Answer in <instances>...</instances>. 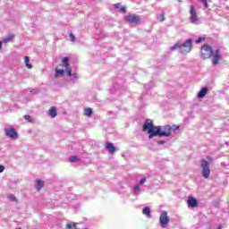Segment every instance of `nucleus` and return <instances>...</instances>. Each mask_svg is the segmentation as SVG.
<instances>
[{
  "label": "nucleus",
  "mask_w": 229,
  "mask_h": 229,
  "mask_svg": "<svg viewBox=\"0 0 229 229\" xmlns=\"http://www.w3.org/2000/svg\"><path fill=\"white\" fill-rule=\"evenodd\" d=\"M106 148L107 149L108 153H110L111 155L115 153V151L117 150V148L114 146V143H110V142L106 143Z\"/></svg>",
  "instance_id": "f8f14e48"
},
{
  "label": "nucleus",
  "mask_w": 229,
  "mask_h": 229,
  "mask_svg": "<svg viewBox=\"0 0 229 229\" xmlns=\"http://www.w3.org/2000/svg\"><path fill=\"white\" fill-rule=\"evenodd\" d=\"M121 13H126V7L120 8Z\"/></svg>",
  "instance_id": "7c9ffc66"
},
{
  "label": "nucleus",
  "mask_w": 229,
  "mask_h": 229,
  "mask_svg": "<svg viewBox=\"0 0 229 229\" xmlns=\"http://www.w3.org/2000/svg\"><path fill=\"white\" fill-rule=\"evenodd\" d=\"M208 94V88H202L201 90L198 93V98L203 99Z\"/></svg>",
  "instance_id": "ddd939ff"
},
{
  "label": "nucleus",
  "mask_w": 229,
  "mask_h": 229,
  "mask_svg": "<svg viewBox=\"0 0 229 229\" xmlns=\"http://www.w3.org/2000/svg\"><path fill=\"white\" fill-rule=\"evenodd\" d=\"M124 21L130 24H140V16L137 14H130L124 17Z\"/></svg>",
  "instance_id": "39448f33"
},
{
  "label": "nucleus",
  "mask_w": 229,
  "mask_h": 229,
  "mask_svg": "<svg viewBox=\"0 0 229 229\" xmlns=\"http://www.w3.org/2000/svg\"><path fill=\"white\" fill-rule=\"evenodd\" d=\"M13 38H15V35L11 34L9 37L4 38L3 42H4V44H8V42H12Z\"/></svg>",
  "instance_id": "f3484780"
},
{
  "label": "nucleus",
  "mask_w": 229,
  "mask_h": 229,
  "mask_svg": "<svg viewBox=\"0 0 229 229\" xmlns=\"http://www.w3.org/2000/svg\"><path fill=\"white\" fill-rule=\"evenodd\" d=\"M48 115H50L52 119H55V117H56L57 115L56 107L55 106L50 107V109L48 110Z\"/></svg>",
  "instance_id": "4468645a"
},
{
  "label": "nucleus",
  "mask_w": 229,
  "mask_h": 229,
  "mask_svg": "<svg viewBox=\"0 0 229 229\" xmlns=\"http://www.w3.org/2000/svg\"><path fill=\"white\" fill-rule=\"evenodd\" d=\"M214 55V50H212V47L208 45H203L200 49V57L203 60H208V58L212 57Z\"/></svg>",
  "instance_id": "7ed1b4c3"
},
{
  "label": "nucleus",
  "mask_w": 229,
  "mask_h": 229,
  "mask_svg": "<svg viewBox=\"0 0 229 229\" xmlns=\"http://www.w3.org/2000/svg\"><path fill=\"white\" fill-rule=\"evenodd\" d=\"M134 191H140V187L139 186V184H136L134 186Z\"/></svg>",
  "instance_id": "473e14b6"
},
{
  "label": "nucleus",
  "mask_w": 229,
  "mask_h": 229,
  "mask_svg": "<svg viewBox=\"0 0 229 229\" xmlns=\"http://www.w3.org/2000/svg\"><path fill=\"white\" fill-rule=\"evenodd\" d=\"M200 1H201V3H203V4L206 8H208V2H207V0H200Z\"/></svg>",
  "instance_id": "c85d7f7f"
},
{
  "label": "nucleus",
  "mask_w": 229,
  "mask_h": 229,
  "mask_svg": "<svg viewBox=\"0 0 229 229\" xmlns=\"http://www.w3.org/2000/svg\"><path fill=\"white\" fill-rule=\"evenodd\" d=\"M42 187H44V182L38 180L37 181V189L38 191H42Z\"/></svg>",
  "instance_id": "412c9836"
},
{
  "label": "nucleus",
  "mask_w": 229,
  "mask_h": 229,
  "mask_svg": "<svg viewBox=\"0 0 229 229\" xmlns=\"http://www.w3.org/2000/svg\"><path fill=\"white\" fill-rule=\"evenodd\" d=\"M157 19L160 22H164V21H165V15L164 13H161L160 16L157 17Z\"/></svg>",
  "instance_id": "4be33fe9"
},
{
  "label": "nucleus",
  "mask_w": 229,
  "mask_h": 229,
  "mask_svg": "<svg viewBox=\"0 0 229 229\" xmlns=\"http://www.w3.org/2000/svg\"><path fill=\"white\" fill-rule=\"evenodd\" d=\"M200 165L202 167L203 178L208 179V177L210 176V168L208 167V161L205 159H201Z\"/></svg>",
  "instance_id": "20e7f679"
},
{
  "label": "nucleus",
  "mask_w": 229,
  "mask_h": 229,
  "mask_svg": "<svg viewBox=\"0 0 229 229\" xmlns=\"http://www.w3.org/2000/svg\"><path fill=\"white\" fill-rule=\"evenodd\" d=\"M159 223L161 228H165L169 225V216H167V211H163L159 216Z\"/></svg>",
  "instance_id": "423d86ee"
},
{
  "label": "nucleus",
  "mask_w": 229,
  "mask_h": 229,
  "mask_svg": "<svg viewBox=\"0 0 229 229\" xmlns=\"http://www.w3.org/2000/svg\"><path fill=\"white\" fill-rule=\"evenodd\" d=\"M70 162L74 163V162H78V160H80L76 156H72L70 157Z\"/></svg>",
  "instance_id": "5701e85b"
},
{
  "label": "nucleus",
  "mask_w": 229,
  "mask_h": 229,
  "mask_svg": "<svg viewBox=\"0 0 229 229\" xmlns=\"http://www.w3.org/2000/svg\"><path fill=\"white\" fill-rule=\"evenodd\" d=\"M25 65L28 69H33V65L30 64V57H24Z\"/></svg>",
  "instance_id": "a211bd4d"
},
{
  "label": "nucleus",
  "mask_w": 229,
  "mask_h": 229,
  "mask_svg": "<svg viewBox=\"0 0 229 229\" xmlns=\"http://www.w3.org/2000/svg\"><path fill=\"white\" fill-rule=\"evenodd\" d=\"M171 128L173 131H176V130H180V126L178 125H173Z\"/></svg>",
  "instance_id": "cd10ccee"
},
{
  "label": "nucleus",
  "mask_w": 229,
  "mask_h": 229,
  "mask_svg": "<svg viewBox=\"0 0 229 229\" xmlns=\"http://www.w3.org/2000/svg\"><path fill=\"white\" fill-rule=\"evenodd\" d=\"M143 131H148L149 134L148 139L153 137H170L173 128L171 125L155 126L153 125V120L147 119L143 125Z\"/></svg>",
  "instance_id": "f257e3e1"
},
{
  "label": "nucleus",
  "mask_w": 229,
  "mask_h": 229,
  "mask_svg": "<svg viewBox=\"0 0 229 229\" xmlns=\"http://www.w3.org/2000/svg\"><path fill=\"white\" fill-rule=\"evenodd\" d=\"M3 171H4V165H0V173H3Z\"/></svg>",
  "instance_id": "f704fd0d"
},
{
  "label": "nucleus",
  "mask_w": 229,
  "mask_h": 229,
  "mask_svg": "<svg viewBox=\"0 0 229 229\" xmlns=\"http://www.w3.org/2000/svg\"><path fill=\"white\" fill-rule=\"evenodd\" d=\"M83 114L86 115V117H92V108L91 107L85 108L83 111Z\"/></svg>",
  "instance_id": "dca6fc26"
},
{
  "label": "nucleus",
  "mask_w": 229,
  "mask_h": 229,
  "mask_svg": "<svg viewBox=\"0 0 229 229\" xmlns=\"http://www.w3.org/2000/svg\"><path fill=\"white\" fill-rule=\"evenodd\" d=\"M170 49L171 51H176V49H180V52L182 53V55H187V53H191V51H192V39H187L182 45L175 43L174 46L170 47Z\"/></svg>",
  "instance_id": "f03ea898"
},
{
  "label": "nucleus",
  "mask_w": 229,
  "mask_h": 229,
  "mask_svg": "<svg viewBox=\"0 0 229 229\" xmlns=\"http://www.w3.org/2000/svg\"><path fill=\"white\" fill-rule=\"evenodd\" d=\"M121 6V3H118V4H114V7L115 8V10H119Z\"/></svg>",
  "instance_id": "c756f323"
},
{
  "label": "nucleus",
  "mask_w": 229,
  "mask_h": 229,
  "mask_svg": "<svg viewBox=\"0 0 229 229\" xmlns=\"http://www.w3.org/2000/svg\"><path fill=\"white\" fill-rule=\"evenodd\" d=\"M6 137H9L10 139H18L19 135L17 134V131L15 129H5L4 130Z\"/></svg>",
  "instance_id": "9d476101"
},
{
  "label": "nucleus",
  "mask_w": 229,
  "mask_h": 229,
  "mask_svg": "<svg viewBox=\"0 0 229 229\" xmlns=\"http://www.w3.org/2000/svg\"><path fill=\"white\" fill-rule=\"evenodd\" d=\"M203 40H205L204 38H199L195 42H196V44H201V42H203Z\"/></svg>",
  "instance_id": "bb28decb"
},
{
  "label": "nucleus",
  "mask_w": 229,
  "mask_h": 229,
  "mask_svg": "<svg viewBox=\"0 0 229 229\" xmlns=\"http://www.w3.org/2000/svg\"><path fill=\"white\" fill-rule=\"evenodd\" d=\"M144 183H146V178H143L140 181V185H144Z\"/></svg>",
  "instance_id": "2f4dec72"
},
{
  "label": "nucleus",
  "mask_w": 229,
  "mask_h": 229,
  "mask_svg": "<svg viewBox=\"0 0 229 229\" xmlns=\"http://www.w3.org/2000/svg\"><path fill=\"white\" fill-rule=\"evenodd\" d=\"M217 229H223V225H218V227H217Z\"/></svg>",
  "instance_id": "e433bc0d"
},
{
  "label": "nucleus",
  "mask_w": 229,
  "mask_h": 229,
  "mask_svg": "<svg viewBox=\"0 0 229 229\" xmlns=\"http://www.w3.org/2000/svg\"><path fill=\"white\" fill-rule=\"evenodd\" d=\"M62 64L64 67V71L67 72L68 76H72V71L71 70V64H69V57H64L62 60Z\"/></svg>",
  "instance_id": "6e6552de"
},
{
  "label": "nucleus",
  "mask_w": 229,
  "mask_h": 229,
  "mask_svg": "<svg viewBox=\"0 0 229 229\" xmlns=\"http://www.w3.org/2000/svg\"><path fill=\"white\" fill-rule=\"evenodd\" d=\"M207 159H208V161L209 162V164L212 163V157H211L210 156H208V157H207Z\"/></svg>",
  "instance_id": "72a5a7b5"
},
{
  "label": "nucleus",
  "mask_w": 229,
  "mask_h": 229,
  "mask_svg": "<svg viewBox=\"0 0 229 229\" xmlns=\"http://www.w3.org/2000/svg\"><path fill=\"white\" fill-rule=\"evenodd\" d=\"M23 117L26 121H28V123L34 124L35 119H33V117H31L30 115H28V114H25Z\"/></svg>",
  "instance_id": "6ab92c4d"
},
{
  "label": "nucleus",
  "mask_w": 229,
  "mask_h": 229,
  "mask_svg": "<svg viewBox=\"0 0 229 229\" xmlns=\"http://www.w3.org/2000/svg\"><path fill=\"white\" fill-rule=\"evenodd\" d=\"M3 47V43L0 41V49Z\"/></svg>",
  "instance_id": "4c0bfd02"
},
{
  "label": "nucleus",
  "mask_w": 229,
  "mask_h": 229,
  "mask_svg": "<svg viewBox=\"0 0 229 229\" xmlns=\"http://www.w3.org/2000/svg\"><path fill=\"white\" fill-rule=\"evenodd\" d=\"M8 199H11V201H17V198L13 194H9Z\"/></svg>",
  "instance_id": "b1692460"
},
{
  "label": "nucleus",
  "mask_w": 229,
  "mask_h": 229,
  "mask_svg": "<svg viewBox=\"0 0 229 229\" xmlns=\"http://www.w3.org/2000/svg\"><path fill=\"white\" fill-rule=\"evenodd\" d=\"M212 64L213 65H217L221 60V50L216 49L212 55Z\"/></svg>",
  "instance_id": "1a4fd4ad"
},
{
  "label": "nucleus",
  "mask_w": 229,
  "mask_h": 229,
  "mask_svg": "<svg viewBox=\"0 0 229 229\" xmlns=\"http://www.w3.org/2000/svg\"><path fill=\"white\" fill-rule=\"evenodd\" d=\"M188 207H191V208H196L198 207V199H194L192 196L188 197Z\"/></svg>",
  "instance_id": "9b49d317"
},
{
  "label": "nucleus",
  "mask_w": 229,
  "mask_h": 229,
  "mask_svg": "<svg viewBox=\"0 0 229 229\" xmlns=\"http://www.w3.org/2000/svg\"><path fill=\"white\" fill-rule=\"evenodd\" d=\"M65 71L59 69L58 67L55 68V76H64Z\"/></svg>",
  "instance_id": "aec40b11"
},
{
  "label": "nucleus",
  "mask_w": 229,
  "mask_h": 229,
  "mask_svg": "<svg viewBox=\"0 0 229 229\" xmlns=\"http://www.w3.org/2000/svg\"><path fill=\"white\" fill-rule=\"evenodd\" d=\"M178 1V3H182V0H177Z\"/></svg>",
  "instance_id": "58836bf2"
},
{
  "label": "nucleus",
  "mask_w": 229,
  "mask_h": 229,
  "mask_svg": "<svg viewBox=\"0 0 229 229\" xmlns=\"http://www.w3.org/2000/svg\"><path fill=\"white\" fill-rule=\"evenodd\" d=\"M66 228H68V229H76V224H73V225L67 224Z\"/></svg>",
  "instance_id": "a878e982"
},
{
  "label": "nucleus",
  "mask_w": 229,
  "mask_h": 229,
  "mask_svg": "<svg viewBox=\"0 0 229 229\" xmlns=\"http://www.w3.org/2000/svg\"><path fill=\"white\" fill-rule=\"evenodd\" d=\"M157 144H159V145L165 144V141L164 140H160V141L157 142Z\"/></svg>",
  "instance_id": "c9c22d12"
},
{
  "label": "nucleus",
  "mask_w": 229,
  "mask_h": 229,
  "mask_svg": "<svg viewBox=\"0 0 229 229\" xmlns=\"http://www.w3.org/2000/svg\"><path fill=\"white\" fill-rule=\"evenodd\" d=\"M190 14H191V22L192 24H196V22L199 21V18L198 17V13H196V8L194 7V5L191 6Z\"/></svg>",
  "instance_id": "0eeeda50"
},
{
  "label": "nucleus",
  "mask_w": 229,
  "mask_h": 229,
  "mask_svg": "<svg viewBox=\"0 0 229 229\" xmlns=\"http://www.w3.org/2000/svg\"><path fill=\"white\" fill-rule=\"evenodd\" d=\"M142 214H144V216H146L148 219H150V217H151V209L149 208V207L144 208L143 210H142Z\"/></svg>",
  "instance_id": "2eb2a0df"
},
{
  "label": "nucleus",
  "mask_w": 229,
  "mask_h": 229,
  "mask_svg": "<svg viewBox=\"0 0 229 229\" xmlns=\"http://www.w3.org/2000/svg\"><path fill=\"white\" fill-rule=\"evenodd\" d=\"M69 38L71 39V42L72 43L76 42V37H74L72 33L69 34Z\"/></svg>",
  "instance_id": "393cba45"
}]
</instances>
